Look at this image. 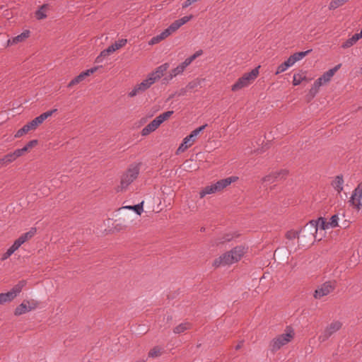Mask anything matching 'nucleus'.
<instances>
[{"mask_svg": "<svg viewBox=\"0 0 362 362\" xmlns=\"http://www.w3.org/2000/svg\"><path fill=\"white\" fill-rule=\"evenodd\" d=\"M192 328V325L189 322H185L180 324L179 325L176 326L174 329L173 332L175 334H181L184 332Z\"/></svg>", "mask_w": 362, "mask_h": 362, "instance_id": "26", "label": "nucleus"}, {"mask_svg": "<svg viewBox=\"0 0 362 362\" xmlns=\"http://www.w3.org/2000/svg\"><path fill=\"white\" fill-rule=\"evenodd\" d=\"M146 127H148V129H149V131L151 132H154L155 130L151 127V125H149V124L148 125H146Z\"/></svg>", "mask_w": 362, "mask_h": 362, "instance_id": "61", "label": "nucleus"}, {"mask_svg": "<svg viewBox=\"0 0 362 362\" xmlns=\"http://www.w3.org/2000/svg\"><path fill=\"white\" fill-rule=\"evenodd\" d=\"M192 16L190 15V16H184L179 20L180 22L182 23V25H183L184 24H185L186 23H187L188 21H189L192 18Z\"/></svg>", "mask_w": 362, "mask_h": 362, "instance_id": "50", "label": "nucleus"}, {"mask_svg": "<svg viewBox=\"0 0 362 362\" xmlns=\"http://www.w3.org/2000/svg\"><path fill=\"white\" fill-rule=\"evenodd\" d=\"M335 286L334 282L326 281L315 291L313 296L316 299H320L332 293L334 290Z\"/></svg>", "mask_w": 362, "mask_h": 362, "instance_id": "8", "label": "nucleus"}, {"mask_svg": "<svg viewBox=\"0 0 362 362\" xmlns=\"http://www.w3.org/2000/svg\"><path fill=\"white\" fill-rule=\"evenodd\" d=\"M10 257V255H8V254L6 252L5 253L3 254L2 257H1V260H6L7 259L8 257Z\"/></svg>", "mask_w": 362, "mask_h": 362, "instance_id": "57", "label": "nucleus"}, {"mask_svg": "<svg viewBox=\"0 0 362 362\" xmlns=\"http://www.w3.org/2000/svg\"><path fill=\"white\" fill-rule=\"evenodd\" d=\"M160 39L159 38V36L158 35H156L153 37H152L149 42V44L150 45H155V44H157L159 42H160Z\"/></svg>", "mask_w": 362, "mask_h": 362, "instance_id": "52", "label": "nucleus"}, {"mask_svg": "<svg viewBox=\"0 0 362 362\" xmlns=\"http://www.w3.org/2000/svg\"><path fill=\"white\" fill-rule=\"evenodd\" d=\"M186 67L187 66L185 64L184 62L181 63L176 68L172 69L168 76H166L165 78H163V83H167L174 77L177 76V75L182 74L185 70Z\"/></svg>", "mask_w": 362, "mask_h": 362, "instance_id": "18", "label": "nucleus"}, {"mask_svg": "<svg viewBox=\"0 0 362 362\" xmlns=\"http://www.w3.org/2000/svg\"><path fill=\"white\" fill-rule=\"evenodd\" d=\"M288 172L287 170H281L279 171L272 173L271 174L266 175L262 180V182L273 183L279 179L285 177L288 175Z\"/></svg>", "mask_w": 362, "mask_h": 362, "instance_id": "15", "label": "nucleus"}, {"mask_svg": "<svg viewBox=\"0 0 362 362\" xmlns=\"http://www.w3.org/2000/svg\"><path fill=\"white\" fill-rule=\"evenodd\" d=\"M6 252L8 254V255L11 256L15 252L9 247Z\"/></svg>", "mask_w": 362, "mask_h": 362, "instance_id": "59", "label": "nucleus"}, {"mask_svg": "<svg viewBox=\"0 0 362 362\" xmlns=\"http://www.w3.org/2000/svg\"><path fill=\"white\" fill-rule=\"evenodd\" d=\"M355 35H358V39L362 38V29H361V32L359 33H356Z\"/></svg>", "mask_w": 362, "mask_h": 362, "instance_id": "60", "label": "nucleus"}, {"mask_svg": "<svg viewBox=\"0 0 362 362\" xmlns=\"http://www.w3.org/2000/svg\"><path fill=\"white\" fill-rule=\"evenodd\" d=\"M37 140L34 139V140L30 141L25 145V146H26L27 149L29 150L30 148H31L34 147L35 145H37Z\"/></svg>", "mask_w": 362, "mask_h": 362, "instance_id": "51", "label": "nucleus"}, {"mask_svg": "<svg viewBox=\"0 0 362 362\" xmlns=\"http://www.w3.org/2000/svg\"><path fill=\"white\" fill-rule=\"evenodd\" d=\"M131 210H134L138 215H140L143 211V202L140 204L132 206Z\"/></svg>", "mask_w": 362, "mask_h": 362, "instance_id": "44", "label": "nucleus"}, {"mask_svg": "<svg viewBox=\"0 0 362 362\" xmlns=\"http://www.w3.org/2000/svg\"><path fill=\"white\" fill-rule=\"evenodd\" d=\"M57 111V109H53L49 111H47L38 117H35L34 119L27 123L30 130L35 129L40 124H41L46 119L51 117L54 112Z\"/></svg>", "mask_w": 362, "mask_h": 362, "instance_id": "11", "label": "nucleus"}, {"mask_svg": "<svg viewBox=\"0 0 362 362\" xmlns=\"http://www.w3.org/2000/svg\"><path fill=\"white\" fill-rule=\"evenodd\" d=\"M97 70L96 67L91 68L90 69H88L85 71L81 72L79 75L76 76L74 78H73L69 83L68 84V87L71 88L81 82H82L86 77L90 76V74H93Z\"/></svg>", "mask_w": 362, "mask_h": 362, "instance_id": "16", "label": "nucleus"}, {"mask_svg": "<svg viewBox=\"0 0 362 362\" xmlns=\"http://www.w3.org/2000/svg\"><path fill=\"white\" fill-rule=\"evenodd\" d=\"M342 326L339 321H333L331 322L319 336V341L324 342L327 341L332 334L339 331Z\"/></svg>", "mask_w": 362, "mask_h": 362, "instance_id": "7", "label": "nucleus"}, {"mask_svg": "<svg viewBox=\"0 0 362 362\" xmlns=\"http://www.w3.org/2000/svg\"><path fill=\"white\" fill-rule=\"evenodd\" d=\"M28 150L27 149L26 146H25L22 148L16 149L13 151L16 158L21 156L24 153L27 152Z\"/></svg>", "mask_w": 362, "mask_h": 362, "instance_id": "47", "label": "nucleus"}, {"mask_svg": "<svg viewBox=\"0 0 362 362\" xmlns=\"http://www.w3.org/2000/svg\"><path fill=\"white\" fill-rule=\"evenodd\" d=\"M192 4H194L193 1L192 0H186L183 4H182V8H185L188 6H189L190 5H192Z\"/></svg>", "mask_w": 362, "mask_h": 362, "instance_id": "54", "label": "nucleus"}, {"mask_svg": "<svg viewBox=\"0 0 362 362\" xmlns=\"http://www.w3.org/2000/svg\"><path fill=\"white\" fill-rule=\"evenodd\" d=\"M29 35H30V31L25 30V31L23 32L21 34L13 37L12 39H9L7 42L8 45H16L18 42H23V40H25L26 38H28L29 37Z\"/></svg>", "mask_w": 362, "mask_h": 362, "instance_id": "23", "label": "nucleus"}, {"mask_svg": "<svg viewBox=\"0 0 362 362\" xmlns=\"http://www.w3.org/2000/svg\"><path fill=\"white\" fill-rule=\"evenodd\" d=\"M169 68V64L165 63L156 69V70L148 74V77L149 81H151L154 83L156 81L160 79L164 74V73Z\"/></svg>", "mask_w": 362, "mask_h": 362, "instance_id": "14", "label": "nucleus"}, {"mask_svg": "<svg viewBox=\"0 0 362 362\" xmlns=\"http://www.w3.org/2000/svg\"><path fill=\"white\" fill-rule=\"evenodd\" d=\"M294 335V330L291 327H286L285 333L279 334L270 341L269 348L271 351L274 353L279 350L283 346L290 342L293 339Z\"/></svg>", "mask_w": 362, "mask_h": 362, "instance_id": "2", "label": "nucleus"}, {"mask_svg": "<svg viewBox=\"0 0 362 362\" xmlns=\"http://www.w3.org/2000/svg\"><path fill=\"white\" fill-rule=\"evenodd\" d=\"M173 33V32L170 30V28L165 29L161 33L158 35L159 36V38L160 40H163L168 37L169 35H170Z\"/></svg>", "mask_w": 362, "mask_h": 362, "instance_id": "42", "label": "nucleus"}, {"mask_svg": "<svg viewBox=\"0 0 362 362\" xmlns=\"http://www.w3.org/2000/svg\"><path fill=\"white\" fill-rule=\"evenodd\" d=\"M173 33V32L170 30V28L165 29L161 33L158 35L159 36V38L160 40H163L168 37L169 35H170Z\"/></svg>", "mask_w": 362, "mask_h": 362, "instance_id": "41", "label": "nucleus"}, {"mask_svg": "<svg viewBox=\"0 0 362 362\" xmlns=\"http://www.w3.org/2000/svg\"><path fill=\"white\" fill-rule=\"evenodd\" d=\"M230 238L229 237L226 238L224 240H223V242H225V241H230Z\"/></svg>", "mask_w": 362, "mask_h": 362, "instance_id": "63", "label": "nucleus"}, {"mask_svg": "<svg viewBox=\"0 0 362 362\" xmlns=\"http://www.w3.org/2000/svg\"><path fill=\"white\" fill-rule=\"evenodd\" d=\"M310 221H313L315 223V228H318V226L320 227L321 229L325 230L329 228V226L327 225V221L326 219L322 217H320L317 220H311Z\"/></svg>", "mask_w": 362, "mask_h": 362, "instance_id": "28", "label": "nucleus"}, {"mask_svg": "<svg viewBox=\"0 0 362 362\" xmlns=\"http://www.w3.org/2000/svg\"><path fill=\"white\" fill-rule=\"evenodd\" d=\"M288 69L287 64H285V62L281 64L278 67H277V69H276V71L275 73L276 75H278L284 71H285L286 70H287Z\"/></svg>", "mask_w": 362, "mask_h": 362, "instance_id": "45", "label": "nucleus"}, {"mask_svg": "<svg viewBox=\"0 0 362 362\" xmlns=\"http://www.w3.org/2000/svg\"><path fill=\"white\" fill-rule=\"evenodd\" d=\"M237 180L238 177L232 176L220 180L211 185L206 186L199 192V198L202 199L207 194L221 192Z\"/></svg>", "mask_w": 362, "mask_h": 362, "instance_id": "1", "label": "nucleus"}, {"mask_svg": "<svg viewBox=\"0 0 362 362\" xmlns=\"http://www.w3.org/2000/svg\"><path fill=\"white\" fill-rule=\"evenodd\" d=\"M161 354V348L159 346H154L148 352V357L150 358H156L160 355Z\"/></svg>", "mask_w": 362, "mask_h": 362, "instance_id": "36", "label": "nucleus"}, {"mask_svg": "<svg viewBox=\"0 0 362 362\" xmlns=\"http://www.w3.org/2000/svg\"><path fill=\"white\" fill-rule=\"evenodd\" d=\"M153 84L151 81H149V78L147 77L146 79L144 80L140 83L136 85L134 88L128 93V95L131 98L134 97L139 94L143 93L148 88H149L151 85Z\"/></svg>", "mask_w": 362, "mask_h": 362, "instance_id": "12", "label": "nucleus"}, {"mask_svg": "<svg viewBox=\"0 0 362 362\" xmlns=\"http://www.w3.org/2000/svg\"><path fill=\"white\" fill-rule=\"evenodd\" d=\"M338 221H339V216H338V214H334L333 215L329 221L327 222V225L329 226V228H336L337 226H339V224H338Z\"/></svg>", "mask_w": 362, "mask_h": 362, "instance_id": "35", "label": "nucleus"}, {"mask_svg": "<svg viewBox=\"0 0 362 362\" xmlns=\"http://www.w3.org/2000/svg\"><path fill=\"white\" fill-rule=\"evenodd\" d=\"M259 67L260 66H258L251 71L244 74L243 76L239 78L231 86V90L235 92L250 86L258 76Z\"/></svg>", "mask_w": 362, "mask_h": 362, "instance_id": "4", "label": "nucleus"}, {"mask_svg": "<svg viewBox=\"0 0 362 362\" xmlns=\"http://www.w3.org/2000/svg\"><path fill=\"white\" fill-rule=\"evenodd\" d=\"M28 150L27 149L26 146H25L22 148L16 149L13 151L16 158L21 156L24 153L27 152Z\"/></svg>", "mask_w": 362, "mask_h": 362, "instance_id": "48", "label": "nucleus"}, {"mask_svg": "<svg viewBox=\"0 0 362 362\" xmlns=\"http://www.w3.org/2000/svg\"><path fill=\"white\" fill-rule=\"evenodd\" d=\"M37 307V303L35 302L30 303L28 300H24L20 304L14 311V314L16 316L26 313L32 310H34Z\"/></svg>", "mask_w": 362, "mask_h": 362, "instance_id": "13", "label": "nucleus"}, {"mask_svg": "<svg viewBox=\"0 0 362 362\" xmlns=\"http://www.w3.org/2000/svg\"><path fill=\"white\" fill-rule=\"evenodd\" d=\"M344 179L343 175H339L335 177L332 182V186L338 192L340 193L343 190Z\"/></svg>", "mask_w": 362, "mask_h": 362, "instance_id": "25", "label": "nucleus"}, {"mask_svg": "<svg viewBox=\"0 0 362 362\" xmlns=\"http://www.w3.org/2000/svg\"><path fill=\"white\" fill-rule=\"evenodd\" d=\"M286 238L288 240H294L296 238H298L300 240V230H290L286 232Z\"/></svg>", "mask_w": 362, "mask_h": 362, "instance_id": "33", "label": "nucleus"}, {"mask_svg": "<svg viewBox=\"0 0 362 362\" xmlns=\"http://www.w3.org/2000/svg\"><path fill=\"white\" fill-rule=\"evenodd\" d=\"M202 53V50L199 49L189 57L185 59V60L183 62L187 66H188L194 60H195L198 57L201 56Z\"/></svg>", "mask_w": 362, "mask_h": 362, "instance_id": "32", "label": "nucleus"}, {"mask_svg": "<svg viewBox=\"0 0 362 362\" xmlns=\"http://www.w3.org/2000/svg\"><path fill=\"white\" fill-rule=\"evenodd\" d=\"M362 199V183H360L358 187L354 189L351 195L350 202L353 205L356 206L358 209L361 206V200Z\"/></svg>", "mask_w": 362, "mask_h": 362, "instance_id": "19", "label": "nucleus"}, {"mask_svg": "<svg viewBox=\"0 0 362 362\" xmlns=\"http://www.w3.org/2000/svg\"><path fill=\"white\" fill-rule=\"evenodd\" d=\"M306 78L305 74L303 72L295 74L293 75V86L299 85L303 80Z\"/></svg>", "mask_w": 362, "mask_h": 362, "instance_id": "31", "label": "nucleus"}, {"mask_svg": "<svg viewBox=\"0 0 362 362\" xmlns=\"http://www.w3.org/2000/svg\"><path fill=\"white\" fill-rule=\"evenodd\" d=\"M324 83L319 79L317 78L315 82H314V84H313V86L312 87L310 91H314V93H316L318 90V88L322 86L323 85Z\"/></svg>", "mask_w": 362, "mask_h": 362, "instance_id": "46", "label": "nucleus"}, {"mask_svg": "<svg viewBox=\"0 0 362 362\" xmlns=\"http://www.w3.org/2000/svg\"><path fill=\"white\" fill-rule=\"evenodd\" d=\"M286 64H287L288 67L293 66L296 63L295 59L291 55L288 59L284 62Z\"/></svg>", "mask_w": 362, "mask_h": 362, "instance_id": "49", "label": "nucleus"}, {"mask_svg": "<svg viewBox=\"0 0 362 362\" xmlns=\"http://www.w3.org/2000/svg\"><path fill=\"white\" fill-rule=\"evenodd\" d=\"M182 26V23L179 20L175 21L170 26V30L174 33Z\"/></svg>", "mask_w": 362, "mask_h": 362, "instance_id": "43", "label": "nucleus"}, {"mask_svg": "<svg viewBox=\"0 0 362 362\" xmlns=\"http://www.w3.org/2000/svg\"><path fill=\"white\" fill-rule=\"evenodd\" d=\"M140 172V163L131 164L121 176V190L126 189L139 176Z\"/></svg>", "mask_w": 362, "mask_h": 362, "instance_id": "3", "label": "nucleus"}, {"mask_svg": "<svg viewBox=\"0 0 362 362\" xmlns=\"http://www.w3.org/2000/svg\"><path fill=\"white\" fill-rule=\"evenodd\" d=\"M207 126L206 124L199 127V128H197L196 129L193 130L189 135L187 136L178 147L176 151V154H179L182 152H184L185 150H187L188 148L192 146L194 143L196 141L197 136L202 132L206 127Z\"/></svg>", "mask_w": 362, "mask_h": 362, "instance_id": "6", "label": "nucleus"}, {"mask_svg": "<svg viewBox=\"0 0 362 362\" xmlns=\"http://www.w3.org/2000/svg\"><path fill=\"white\" fill-rule=\"evenodd\" d=\"M149 125H151V127L154 129L156 130L159 126V123H158V121H157L156 119H154L153 121H151L150 123H149Z\"/></svg>", "mask_w": 362, "mask_h": 362, "instance_id": "53", "label": "nucleus"}, {"mask_svg": "<svg viewBox=\"0 0 362 362\" xmlns=\"http://www.w3.org/2000/svg\"><path fill=\"white\" fill-rule=\"evenodd\" d=\"M29 131H30V129L28 125L26 124L22 128H21L20 129H18L16 132V133L15 134V137L20 138L25 134L28 133Z\"/></svg>", "mask_w": 362, "mask_h": 362, "instance_id": "38", "label": "nucleus"}, {"mask_svg": "<svg viewBox=\"0 0 362 362\" xmlns=\"http://www.w3.org/2000/svg\"><path fill=\"white\" fill-rule=\"evenodd\" d=\"M341 64L335 66L334 68L328 70L324 74L319 78V79L325 84L329 82L336 71L340 68Z\"/></svg>", "mask_w": 362, "mask_h": 362, "instance_id": "22", "label": "nucleus"}, {"mask_svg": "<svg viewBox=\"0 0 362 362\" xmlns=\"http://www.w3.org/2000/svg\"><path fill=\"white\" fill-rule=\"evenodd\" d=\"M127 43V40L122 39L119 41L115 42L112 45L109 46L107 49H104L101 52L100 54L97 57L96 61L100 62L101 61L102 57H107L110 54L113 53L116 50L124 46Z\"/></svg>", "mask_w": 362, "mask_h": 362, "instance_id": "10", "label": "nucleus"}, {"mask_svg": "<svg viewBox=\"0 0 362 362\" xmlns=\"http://www.w3.org/2000/svg\"><path fill=\"white\" fill-rule=\"evenodd\" d=\"M16 159V157L13 152L10 153L4 156V158H0V165L3 166H6L9 163H12Z\"/></svg>", "mask_w": 362, "mask_h": 362, "instance_id": "27", "label": "nucleus"}, {"mask_svg": "<svg viewBox=\"0 0 362 362\" xmlns=\"http://www.w3.org/2000/svg\"><path fill=\"white\" fill-rule=\"evenodd\" d=\"M36 228H31L29 231L22 234L16 239L10 248L16 252L23 243L31 239L36 233Z\"/></svg>", "mask_w": 362, "mask_h": 362, "instance_id": "9", "label": "nucleus"}, {"mask_svg": "<svg viewBox=\"0 0 362 362\" xmlns=\"http://www.w3.org/2000/svg\"><path fill=\"white\" fill-rule=\"evenodd\" d=\"M49 8V5L47 4H44L38 10L35 12V17L37 20H42L47 18V12Z\"/></svg>", "mask_w": 362, "mask_h": 362, "instance_id": "24", "label": "nucleus"}, {"mask_svg": "<svg viewBox=\"0 0 362 362\" xmlns=\"http://www.w3.org/2000/svg\"><path fill=\"white\" fill-rule=\"evenodd\" d=\"M174 112L173 110H169L165 112L160 115L157 116L155 119L158 121L159 124L160 125L163 122L168 119L170 116L173 115Z\"/></svg>", "mask_w": 362, "mask_h": 362, "instance_id": "29", "label": "nucleus"}, {"mask_svg": "<svg viewBox=\"0 0 362 362\" xmlns=\"http://www.w3.org/2000/svg\"><path fill=\"white\" fill-rule=\"evenodd\" d=\"M311 51H312L311 49H308L305 52H296V53H294L293 54H292V56L295 59L296 62L302 59L306 55H308Z\"/></svg>", "mask_w": 362, "mask_h": 362, "instance_id": "37", "label": "nucleus"}, {"mask_svg": "<svg viewBox=\"0 0 362 362\" xmlns=\"http://www.w3.org/2000/svg\"><path fill=\"white\" fill-rule=\"evenodd\" d=\"M132 207V206H124L123 208L131 209Z\"/></svg>", "mask_w": 362, "mask_h": 362, "instance_id": "62", "label": "nucleus"}, {"mask_svg": "<svg viewBox=\"0 0 362 362\" xmlns=\"http://www.w3.org/2000/svg\"><path fill=\"white\" fill-rule=\"evenodd\" d=\"M349 0H332L329 5V10H334L337 8L342 6L344 4L346 1Z\"/></svg>", "mask_w": 362, "mask_h": 362, "instance_id": "34", "label": "nucleus"}, {"mask_svg": "<svg viewBox=\"0 0 362 362\" xmlns=\"http://www.w3.org/2000/svg\"><path fill=\"white\" fill-rule=\"evenodd\" d=\"M358 40V35L354 34L351 37L349 38L341 45V47L344 49L349 48L356 44Z\"/></svg>", "mask_w": 362, "mask_h": 362, "instance_id": "30", "label": "nucleus"}, {"mask_svg": "<svg viewBox=\"0 0 362 362\" xmlns=\"http://www.w3.org/2000/svg\"><path fill=\"white\" fill-rule=\"evenodd\" d=\"M150 133H151L149 129H148V127L146 126L141 131V134L143 136H146L148 134H149Z\"/></svg>", "mask_w": 362, "mask_h": 362, "instance_id": "55", "label": "nucleus"}, {"mask_svg": "<svg viewBox=\"0 0 362 362\" xmlns=\"http://www.w3.org/2000/svg\"><path fill=\"white\" fill-rule=\"evenodd\" d=\"M173 33V32L170 30V28L165 29L161 33L158 35L159 36V38L160 40H163L168 37L169 35H170Z\"/></svg>", "mask_w": 362, "mask_h": 362, "instance_id": "40", "label": "nucleus"}, {"mask_svg": "<svg viewBox=\"0 0 362 362\" xmlns=\"http://www.w3.org/2000/svg\"><path fill=\"white\" fill-rule=\"evenodd\" d=\"M6 252L8 254V255L11 256L15 252L9 247Z\"/></svg>", "mask_w": 362, "mask_h": 362, "instance_id": "58", "label": "nucleus"}, {"mask_svg": "<svg viewBox=\"0 0 362 362\" xmlns=\"http://www.w3.org/2000/svg\"><path fill=\"white\" fill-rule=\"evenodd\" d=\"M235 263L233 259L230 258V251L228 252L224 253L221 256H220L218 258L216 259L214 262L213 265L214 267H220V266H225V265H229Z\"/></svg>", "mask_w": 362, "mask_h": 362, "instance_id": "17", "label": "nucleus"}, {"mask_svg": "<svg viewBox=\"0 0 362 362\" xmlns=\"http://www.w3.org/2000/svg\"><path fill=\"white\" fill-rule=\"evenodd\" d=\"M230 258L233 259L234 262H238L243 255L245 253V248L243 246H237L233 248L230 251Z\"/></svg>", "mask_w": 362, "mask_h": 362, "instance_id": "20", "label": "nucleus"}, {"mask_svg": "<svg viewBox=\"0 0 362 362\" xmlns=\"http://www.w3.org/2000/svg\"><path fill=\"white\" fill-rule=\"evenodd\" d=\"M12 301L9 294L7 293H0V305Z\"/></svg>", "mask_w": 362, "mask_h": 362, "instance_id": "39", "label": "nucleus"}, {"mask_svg": "<svg viewBox=\"0 0 362 362\" xmlns=\"http://www.w3.org/2000/svg\"><path fill=\"white\" fill-rule=\"evenodd\" d=\"M243 341H240L235 347V350H239L242 348L243 346Z\"/></svg>", "mask_w": 362, "mask_h": 362, "instance_id": "56", "label": "nucleus"}, {"mask_svg": "<svg viewBox=\"0 0 362 362\" xmlns=\"http://www.w3.org/2000/svg\"><path fill=\"white\" fill-rule=\"evenodd\" d=\"M25 281H20L16 285H15L11 289V291L8 292L12 300L21 292L23 288L25 286Z\"/></svg>", "mask_w": 362, "mask_h": 362, "instance_id": "21", "label": "nucleus"}, {"mask_svg": "<svg viewBox=\"0 0 362 362\" xmlns=\"http://www.w3.org/2000/svg\"><path fill=\"white\" fill-rule=\"evenodd\" d=\"M315 224L313 221H310L300 230V244L303 246L315 241V235L317 232Z\"/></svg>", "mask_w": 362, "mask_h": 362, "instance_id": "5", "label": "nucleus"}]
</instances>
